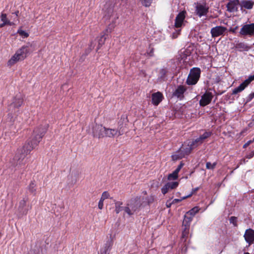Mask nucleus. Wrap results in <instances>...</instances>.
Masks as SVG:
<instances>
[{
	"label": "nucleus",
	"mask_w": 254,
	"mask_h": 254,
	"mask_svg": "<svg viewBox=\"0 0 254 254\" xmlns=\"http://www.w3.org/2000/svg\"><path fill=\"white\" fill-rule=\"evenodd\" d=\"M238 5H239V0L230 1L227 4V10L230 12L237 11Z\"/></svg>",
	"instance_id": "20"
},
{
	"label": "nucleus",
	"mask_w": 254,
	"mask_h": 254,
	"mask_svg": "<svg viewBox=\"0 0 254 254\" xmlns=\"http://www.w3.org/2000/svg\"><path fill=\"white\" fill-rule=\"evenodd\" d=\"M145 202H142L140 200V197L136 196L131 198L127 203V205L129 206L133 212L138 211L140 210L141 206Z\"/></svg>",
	"instance_id": "8"
},
{
	"label": "nucleus",
	"mask_w": 254,
	"mask_h": 254,
	"mask_svg": "<svg viewBox=\"0 0 254 254\" xmlns=\"http://www.w3.org/2000/svg\"><path fill=\"white\" fill-rule=\"evenodd\" d=\"M145 199V200L143 201L145 202L143 204V207L145 206L146 205H150L152 203L154 200V198L153 195H150L146 197Z\"/></svg>",
	"instance_id": "28"
},
{
	"label": "nucleus",
	"mask_w": 254,
	"mask_h": 254,
	"mask_svg": "<svg viewBox=\"0 0 254 254\" xmlns=\"http://www.w3.org/2000/svg\"><path fill=\"white\" fill-rule=\"evenodd\" d=\"M168 72V71L166 68H163L161 69L159 72L158 80L160 81H164L166 80V77Z\"/></svg>",
	"instance_id": "25"
},
{
	"label": "nucleus",
	"mask_w": 254,
	"mask_h": 254,
	"mask_svg": "<svg viewBox=\"0 0 254 254\" xmlns=\"http://www.w3.org/2000/svg\"><path fill=\"white\" fill-rule=\"evenodd\" d=\"M1 21H2L3 22H5L8 21V19L7 18V16L5 13H2L0 16Z\"/></svg>",
	"instance_id": "43"
},
{
	"label": "nucleus",
	"mask_w": 254,
	"mask_h": 254,
	"mask_svg": "<svg viewBox=\"0 0 254 254\" xmlns=\"http://www.w3.org/2000/svg\"><path fill=\"white\" fill-rule=\"evenodd\" d=\"M252 143V141L250 140L248 141L247 142H246L244 145L243 148H246L250 144H251Z\"/></svg>",
	"instance_id": "50"
},
{
	"label": "nucleus",
	"mask_w": 254,
	"mask_h": 254,
	"mask_svg": "<svg viewBox=\"0 0 254 254\" xmlns=\"http://www.w3.org/2000/svg\"><path fill=\"white\" fill-rule=\"evenodd\" d=\"M17 33L23 38H27L29 36V34L27 32L21 29H19Z\"/></svg>",
	"instance_id": "36"
},
{
	"label": "nucleus",
	"mask_w": 254,
	"mask_h": 254,
	"mask_svg": "<svg viewBox=\"0 0 254 254\" xmlns=\"http://www.w3.org/2000/svg\"><path fill=\"white\" fill-rule=\"evenodd\" d=\"M12 14H15L16 17H18L19 14V11L18 10H17L15 12H14V13H12Z\"/></svg>",
	"instance_id": "53"
},
{
	"label": "nucleus",
	"mask_w": 254,
	"mask_h": 254,
	"mask_svg": "<svg viewBox=\"0 0 254 254\" xmlns=\"http://www.w3.org/2000/svg\"><path fill=\"white\" fill-rule=\"evenodd\" d=\"M124 210L129 215H132L134 212L131 210L130 207L127 205V207H124Z\"/></svg>",
	"instance_id": "39"
},
{
	"label": "nucleus",
	"mask_w": 254,
	"mask_h": 254,
	"mask_svg": "<svg viewBox=\"0 0 254 254\" xmlns=\"http://www.w3.org/2000/svg\"><path fill=\"white\" fill-rule=\"evenodd\" d=\"M190 226V225L188 223L184 224V222H183L182 234L181 239L182 242L185 243L187 241L189 234Z\"/></svg>",
	"instance_id": "17"
},
{
	"label": "nucleus",
	"mask_w": 254,
	"mask_h": 254,
	"mask_svg": "<svg viewBox=\"0 0 254 254\" xmlns=\"http://www.w3.org/2000/svg\"><path fill=\"white\" fill-rule=\"evenodd\" d=\"M187 88L183 85H179L173 93V96L176 97L180 100L184 98V93L186 91Z\"/></svg>",
	"instance_id": "15"
},
{
	"label": "nucleus",
	"mask_w": 254,
	"mask_h": 254,
	"mask_svg": "<svg viewBox=\"0 0 254 254\" xmlns=\"http://www.w3.org/2000/svg\"><path fill=\"white\" fill-rule=\"evenodd\" d=\"M201 70L198 67H193L190 70L186 83L188 85L195 84L200 78Z\"/></svg>",
	"instance_id": "5"
},
{
	"label": "nucleus",
	"mask_w": 254,
	"mask_h": 254,
	"mask_svg": "<svg viewBox=\"0 0 254 254\" xmlns=\"http://www.w3.org/2000/svg\"><path fill=\"white\" fill-rule=\"evenodd\" d=\"M189 145L190 141L185 142L175 154L172 155V160L173 161L180 160L190 154L194 148Z\"/></svg>",
	"instance_id": "3"
},
{
	"label": "nucleus",
	"mask_w": 254,
	"mask_h": 254,
	"mask_svg": "<svg viewBox=\"0 0 254 254\" xmlns=\"http://www.w3.org/2000/svg\"><path fill=\"white\" fill-rule=\"evenodd\" d=\"M227 28L222 26H217L211 29V34L213 38L223 35Z\"/></svg>",
	"instance_id": "14"
},
{
	"label": "nucleus",
	"mask_w": 254,
	"mask_h": 254,
	"mask_svg": "<svg viewBox=\"0 0 254 254\" xmlns=\"http://www.w3.org/2000/svg\"><path fill=\"white\" fill-rule=\"evenodd\" d=\"M49 125L47 124L37 127L33 130L31 138L20 148H18L11 161L13 167H22L25 163L23 161L26 156L35 148L41 141V139L47 132Z\"/></svg>",
	"instance_id": "1"
},
{
	"label": "nucleus",
	"mask_w": 254,
	"mask_h": 254,
	"mask_svg": "<svg viewBox=\"0 0 254 254\" xmlns=\"http://www.w3.org/2000/svg\"><path fill=\"white\" fill-rule=\"evenodd\" d=\"M216 165V162H214L213 164H211L210 162H208L206 164V168L207 169L213 170L215 168Z\"/></svg>",
	"instance_id": "35"
},
{
	"label": "nucleus",
	"mask_w": 254,
	"mask_h": 254,
	"mask_svg": "<svg viewBox=\"0 0 254 254\" xmlns=\"http://www.w3.org/2000/svg\"><path fill=\"white\" fill-rule=\"evenodd\" d=\"M167 186L169 187L170 190H173L176 189L179 185L178 182H171L166 183Z\"/></svg>",
	"instance_id": "31"
},
{
	"label": "nucleus",
	"mask_w": 254,
	"mask_h": 254,
	"mask_svg": "<svg viewBox=\"0 0 254 254\" xmlns=\"http://www.w3.org/2000/svg\"><path fill=\"white\" fill-rule=\"evenodd\" d=\"M163 98V94L160 92H157L152 94V103L155 106H157L162 101Z\"/></svg>",
	"instance_id": "19"
},
{
	"label": "nucleus",
	"mask_w": 254,
	"mask_h": 254,
	"mask_svg": "<svg viewBox=\"0 0 254 254\" xmlns=\"http://www.w3.org/2000/svg\"><path fill=\"white\" fill-rule=\"evenodd\" d=\"M36 184H35V181H31L30 184L28 187V190L29 191L33 194L34 195H35L36 194Z\"/></svg>",
	"instance_id": "27"
},
{
	"label": "nucleus",
	"mask_w": 254,
	"mask_h": 254,
	"mask_svg": "<svg viewBox=\"0 0 254 254\" xmlns=\"http://www.w3.org/2000/svg\"><path fill=\"white\" fill-rule=\"evenodd\" d=\"M236 49H238L240 51H248L251 49V47L245 44L244 42H238L235 46Z\"/></svg>",
	"instance_id": "24"
},
{
	"label": "nucleus",
	"mask_w": 254,
	"mask_h": 254,
	"mask_svg": "<svg viewBox=\"0 0 254 254\" xmlns=\"http://www.w3.org/2000/svg\"><path fill=\"white\" fill-rule=\"evenodd\" d=\"M224 92V91H223V92H221V93H218V94H222V93H223Z\"/></svg>",
	"instance_id": "59"
},
{
	"label": "nucleus",
	"mask_w": 254,
	"mask_h": 254,
	"mask_svg": "<svg viewBox=\"0 0 254 254\" xmlns=\"http://www.w3.org/2000/svg\"><path fill=\"white\" fill-rule=\"evenodd\" d=\"M113 246L112 240H108L105 244L103 248L100 250V253L99 254H109Z\"/></svg>",
	"instance_id": "21"
},
{
	"label": "nucleus",
	"mask_w": 254,
	"mask_h": 254,
	"mask_svg": "<svg viewBox=\"0 0 254 254\" xmlns=\"http://www.w3.org/2000/svg\"><path fill=\"white\" fill-rule=\"evenodd\" d=\"M251 83V82L248 79H246L244 82H243L242 83H241L240 85V86L243 88V89L247 87L248 85Z\"/></svg>",
	"instance_id": "41"
},
{
	"label": "nucleus",
	"mask_w": 254,
	"mask_h": 254,
	"mask_svg": "<svg viewBox=\"0 0 254 254\" xmlns=\"http://www.w3.org/2000/svg\"><path fill=\"white\" fill-rule=\"evenodd\" d=\"M253 121H254V117H253Z\"/></svg>",
	"instance_id": "62"
},
{
	"label": "nucleus",
	"mask_w": 254,
	"mask_h": 254,
	"mask_svg": "<svg viewBox=\"0 0 254 254\" xmlns=\"http://www.w3.org/2000/svg\"><path fill=\"white\" fill-rule=\"evenodd\" d=\"M199 209H200L198 207L195 206L191 209H190V211H189L187 212V214H190L191 216H193L195 215L196 213H197L199 211Z\"/></svg>",
	"instance_id": "32"
},
{
	"label": "nucleus",
	"mask_w": 254,
	"mask_h": 254,
	"mask_svg": "<svg viewBox=\"0 0 254 254\" xmlns=\"http://www.w3.org/2000/svg\"><path fill=\"white\" fill-rule=\"evenodd\" d=\"M123 202L121 201H116L115 202V212L117 214L124 210V207L121 206Z\"/></svg>",
	"instance_id": "29"
},
{
	"label": "nucleus",
	"mask_w": 254,
	"mask_h": 254,
	"mask_svg": "<svg viewBox=\"0 0 254 254\" xmlns=\"http://www.w3.org/2000/svg\"><path fill=\"white\" fill-rule=\"evenodd\" d=\"M109 196V193L107 191L103 192L102 194V196H103L105 199L108 198Z\"/></svg>",
	"instance_id": "47"
},
{
	"label": "nucleus",
	"mask_w": 254,
	"mask_h": 254,
	"mask_svg": "<svg viewBox=\"0 0 254 254\" xmlns=\"http://www.w3.org/2000/svg\"><path fill=\"white\" fill-rule=\"evenodd\" d=\"M254 98V92L250 94L247 98L246 103L250 102Z\"/></svg>",
	"instance_id": "45"
},
{
	"label": "nucleus",
	"mask_w": 254,
	"mask_h": 254,
	"mask_svg": "<svg viewBox=\"0 0 254 254\" xmlns=\"http://www.w3.org/2000/svg\"><path fill=\"white\" fill-rule=\"evenodd\" d=\"M186 11H182L179 13L175 18V26L176 28L181 27L186 17Z\"/></svg>",
	"instance_id": "16"
},
{
	"label": "nucleus",
	"mask_w": 254,
	"mask_h": 254,
	"mask_svg": "<svg viewBox=\"0 0 254 254\" xmlns=\"http://www.w3.org/2000/svg\"><path fill=\"white\" fill-rule=\"evenodd\" d=\"M6 25L11 26L13 24V23L8 20V21L6 22Z\"/></svg>",
	"instance_id": "54"
},
{
	"label": "nucleus",
	"mask_w": 254,
	"mask_h": 254,
	"mask_svg": "<svg viewBox=\"0 0 254 254\" xmlns=\"http://www.w3.org/2000/svg\"><path fill=\"white\" fill-rule=\"evenodd\" d=\"M143 193H144L145 194H147V192H146V191H143Z\"/></svg>",
	"instance_id": "60"
},
{
	"label": "nucleus",
	"mask_w": 254,
	"mask_h": 254,
	"mask_svg": "<svg viewBox=\"0 0 254 254\" xmlns=\"http://www.w3.org/2000/svg\"><path fill=\"white\" fill-rule=\"evenodd\" d=\"M240 34L243 36L254 35V23L244 25L241 29Z\"/></svg>",
	"instance_id": "10"
},
{
	"label": "nucleus",
	"mask_w": 254,
	"mask_h": 254,
	"mask_svg": "<svg viewBox=\"0 0 254 254\" xmlns=\"http://www.w3.org/2000/svg\"><path fill=\"white\" fill-rule=\"evenodd\" d=\"M246 241L251 245L254 242V230L252 229H247L244 236Z\"/></svg>",
	"instance_id": "18"
},
{
	"label": "nucleus",
	"mask_w": 254,
	"mask_h": 254,
	"mask_svg": "<svg viewBox=\"0 0 254 254\" xmlns=\"http://www.w3.org/2000/svg\"><path fill=\"white\" fill-rule=\"evenodd\" d=\"M105 199L103 196H101V198H100L99 201H101V202H103V201H104V200Z\"/></svg>",
	"instance_id": "57"
},
{
	"label": "nucleus",
	"mask_w": 254,
	"mask_h": 254,
	"mask_svg": "<svg viewBox=\"0 0 254 254\" xmlns=\"http://www.w3.org/2000/svg\"><path fill=\"white\" fill-rule=\"evenodd\" d=\"M173 203H172V202H170L169 203H168V201L166 203V206L167 207H170L171 205L173 204Z\"/></svg>",
	"instance_id": "55"
},
{
	"label": "nucleus",
	"mask_w": 254,
	"mask_h": 254,
	"mask_svg": "<svg viewBox=\"0 0 254 254\" xmlns=\"http://www.w3.org/2000/svg\"><path fill=\"white\" fill-rule=\"evenodd\" d=\"M239 5L241 6V10L243 12L247 13L246 9H251L254 5V1L251 0H239Z\"/></svg>",
	"instance_id": "12"
},
{
	"label": "nucleus",
	"mask_w": 254,
	"mask_h": 254,
	"mask_svg": "<svg viewBox=\"0 0 254 254\" xmlns=\"http://www.w3.org/2000/svg\"><path fill=\"white\" fill-rule=\"evenodd\" d=\"M105 131V127H103L101 125L96 124L93 126L92 134L94 137L103 138Z\"/></svg>",
	"instance_id": "9"
},
{
	"label": "nucleus",
	"mask_w": 254,
	"mask_h": 254,
	"mask_svg": "<svg viewBox=\"0 0 254 254\" xmlns=\"http://www.w3.org/2000/svg\"><path fill=\"white\" fill-rule=\"evenodd\" d=\"M126 126L119 125L118 129L110 128L105 127V131L104 132V137H114L115 136H120L123 134L126 131Z\"/></svg>",
	"instance_id": "6"
},
{
	"label": "nucleus",
	"mask_w": 254,
	"mask_h": 254,
	"mask_svg": "<svg viewBox=\"0 0 254 254\" xmlns=\"http://www.w3.org/2000/svg\"><path fill=\"white\" fill-rule=\"evenodd\" d=\"M184 199H183V197L181 199L176 198V199H174L172 201V203H173V204L177 203L180 202L181 201H182V200H183Z\"/></svg>",
	"instance_id": "46"
},
{
	"label": "nucleus",
	"mask_w": 254,
	"mask_h": 254,
	"mask_svg": "<svg viewBox=\"0 0 254 254\" xmlns=\"http://www.w3.org/2000/svg\"><path fill=\"white\" fill-rule=\"evenodd\" d=\"M141 2V4L145 6V7H149L150 6L151 4L152 3L153 0H139Z\"/></svg>",
	"instance_id": "34"
},
{
	"label": "nucleus",
	"mask_w": 254,
	"mask_h": 254,
	"mask_svg": "<svg viewBox=\"0 0 254 254\" xmlns=\"http://www.w3.org/2000/svg\"><path fill=\"white\" fill-rule=\"evenodd\" d=\"M30 53L29 45H24L18 49L15 54L8 61V65H12L17 62L25 59Z\"/></svg>",
	"instance_id": "2"
},
{
	"label": "nucleus",
	"mask_w": 254,
	"mask_h": 254,
	"mask_svg": "<svg viewBox=\"0 0 254 254\" xmlns=\"http://www.w3.org/2000/svg\"><path fill=\"white\" fill-rule=\"evenodd\" d=\"M254 156V151L251 152L249 154H247L246 156V158L248 159H251Z\"/></svg>",
	"instance_id": "48"
},
{
	"label": "nucleus",
	"mask_w": 254,
	"mask_h": 254,
	"mask_svg": "<svg viewBox=\"0 0 254 254\" xmlns=\"http://www.w3.org/2000/svg\"><path fill=\"white\" fill-rule=\"evenodd\" d=\"M28 197L25 196L19 202L18 212L21 215H26L29 210L32 209V204L27 205Z\"/></svg>",
	"instance_id": "7"
},
{
	"label": "nucleus",
	"mask_w": 254,
	"mask_h": 254,
	"mask_svg": "<svg viewBox=\"0 0 254 254\" xmlns=\"http://www.w3.org/2000/svg\"><path fill=\"white\" fill-rule=\"evenodd\" d=\"M147 53L149 57H153L154 56V48L150 46Z\"/></svg>",
	"instance_id": "42"
},
{
	"label": "nucleus",
	"mask_w": 254,
	"mask_h": 254,
	"mask_svg": "<svg viewBox=\"0 0 254 254\" xmlns=\"http://www.w3.org/2000/svg\"><path fill=\"white\" fill-rule=\"evenodd\" d=\"M190 141L189 145L191 146V147L192 146L194 149L196 147H197L198 145L201 144V143L199 141V139H198L197 138H196L195 139H193L191 141Z\"/></svg>",
	"instance_id": "30"
},
{
	"label": "nucleus",
	"mask_w": 254,
	"mask_h": 254,
	"mask_svg": "<svg viewBox=\"0 0 254 254\" xmlns=\"http://www.w3.org/2000/svg\"><path fill=\"white\" fill-rule=\"evenodd\" d=\"M196 11L197 14L199 16L205 15L208 12V8L202 4L197 5L196 6Z\"/></svg>",
	"instance_id": "23"
},
{
	"label": "nucleus",
	"mask_w": 254,
	"mask_h": 254,
	"mask_svg": "<svg viewBox=\"0 0 254 254\" xmlns=\"http://www.w3.org/2000/svg\"><path fill=\"white\" fill-rule=\"evenodd\" d=\"M169 190H170V189L167 186V184H166L161 189V192L163 194H165Z\"/></svg>",
	"instance_id": "40"
},
{
	"label": "nucleus",
	"mask_w": 254,
	"mask_h": 254,
	"mask_svg": "<svg viewBox=\"0 0 254 254\" xmlns=\"http://www.w3.org/2000/svg\"><path fill=\"white\" fill-rule=\"evenodd\" d=\"M251 140L252 141V143H253V142H254V138H253V140Z\"/></svg>",
	"instance_id": "61"
},
{
	"label": "nucleus",
	"mask_w": 254,
	"mask_h": 254,
	"mask_svg": "<svg viewBox=\"0 0 254 254\" xmlns=\"http://www.w3.org/2000/svg\"><path fill=\"white\" fill-rule=\"evenodd\" d=\"M212 134V132L210 131H205L202 134L200 135L198 137L199 141L201 144L204 141V140L208 137L210 136Z\"/></svg>",
	"instance_id": "26"
},
{
	"label": "nucleus",
	"mask_w": 254,
	"mask_h": 254,
	"mask_svg": "<svg viewBox=\"0 0 254 254\" xmlns=\"http://www.w3.org/2000/svg\"><path fill=\"white\" fill-rule=\"evenodd\" d=\"M243 90H244L243 88L242 87L240 86V85L239 86H238L237 88H235L233 90L232 93H231V94H232V95L237 94L239 92H240L242 91Z\"/></svg>",
	"instance_id": "37"
},
{
	"label": "nucleus",
	"mask_w": 254,
	"mask_h": 254,
	"mask_svg": "<svg viewBox=\"0 0 254 254\" xmlns=\"http://www.w3.org/2000/svg\"><path fill=\"white\" fill-rule=\"evenodd\" d=\"M199 190V187H197V188L192 189L191 193L187 196H184L183 199H186L187 198L190 197L191 196H192V194H194Z\"/></svg>",
	"instance_id": "38"
},
{
	"label": "nucleus",
	"mask_w": 254,
	"mask_h": 254,
	"mask_svg": "<svg viewBox=\"0 0 254 254\" xmlns=\"http://www.w3.org/2000/svg\"><path fill=\"white\" fill-rule=\"evenodd\" d=\"M184 164L182 162H181L180 164L178 166L176 170L173 171L172 173H171L168 176V179L169 180H176L178 177V173L180 172V170L182 169Z\"/></svg>",
	"instance_id": "22"
},
{
	"label": "nucleus",
	"mask_w": 254,
	"mask_h": 254,
	"mask_svg": "<svg viewBox=\"0 0 254 254\" xmlns=\"http://www.w3.org/2000/svg\"><path fill=\"white\" fill-rule=\"evenodd\" d=\"M248 79L251 82L252 81L254 80V74L253 75H251L249 77Z\"/></svg>",
	"instance_id": "52"
},
{
	"label": "nucleus",
	"mask_w": 254,
	"mask_h": 254,
	"mask_svg": "<svg viewBox=\"0 0 254 254\" xmlns=\"http://www.w3.org/2000/svg\"><path fill=\"white\" fill-rule=\"evenodd\" d=\"M23 103V99L21 95H16L13 98L11 103L8 106L9 114H16L19 112V108Z\"/></svg>",
	"instance_id": "4"
},
{
	"label": "nucleus",
	"mask_w": 254,
	"mask_h": 254,
	"mask_svg": "<svg viewBox=\"0 0 254 254\" xmlns=\"http://www.w3.org/2000/svg\"><path fill=\"white\" fill-rule=\"evenodd\" d=\"M231 95H232L231 94H227L226 95V97H227L228 99H230V96H231Z\"/></svg>",
	"instance_id": "58"
},
{
	"label": "nucleus",
	"mask_w": 254,
	"mask_h": 254,
	"mask_svg": "<svg viewBox=\"0 0 254 254\" xmlns=\"http://www.w3.org/2000/svg\"><path fill=\"white\" fill-rule=\"evenodd\" d=\"M238 26H236L234 28H231L230 29H229V31L232 32V33H236V30L238 29Z\"/></svg>",
	"instance_id": "49"
},
{
	"label": "nucleus",
	"mask_w": 254,
	"mask_h": 254,
	"mask_svg": "<svg viewBox=\"0 0 254 254\" xmlns=\"http://www.w3.org/2000/svg\"><path fill=\"white\" fill-rule=\"evenodd\" d=\"M192 218L191 217H189L187 216L186 215H185V218L183 222H184V224H187L188 223V224H190V222L191 221Z\"/></svg>",
	"instance_id": "44"
},
{
	"label": "nucleus",
	"mask_w": 254,
	"mask_h": 254,
	"mask_svg": "<svg viewBox=\"0 0 254 254\" xmlns=\"http://www.w3.org/2000/svg\"><path fill=\"white\" fill-rule=\"evenodd\" d=\"M98 206L100 209H102L103 207V202H101V201H99Z\"/></svg>",
	"instance_id": "51"
},
{
	"label": "nucleus",
	"mask_w": 254,
	"mask_h": 254,
	"mask_svg": "<svg viewBox=\"0 0 254 254\" xmlns=\"http://www.w3.org/2000/svg\"><path fill=\"white\" fill-rule=\"evenodd\" d=\"M112 26L110 27V25H109L108 28L103 32V34L101 36L98 40V49L104 44L106 39L109 37V34L112 32Z\"/></svg>",
	"instance_id": "13"
},
{
	"label": "nucleus",
	"mask_w": 254,
	"mask_h": 254,
	"mask_svg": "<svg viewBox=\"0 0 254 254\" xmlns=\"http://www.w3.org/2000/svg\"><path fill=\"white\" fill-rule=\"evenodd\" d=\"M6 24L5 22H3L2 23L0 24V28L3 27Z\"/></svg>",
	"instance_id": "56"
},
{
	"label": "nucleus",
	"mask_w": 254,
	"mask_h": 254,
	"mask_svg": "<svg viewBox=\"0 0 254 254\" xmlns=\"http://www.w3.org/2000/svg\"><path fill=\"white\" fill-rule=\"evenodd\" d=\"M213 96L211 92H205L201 96V98L199 101V105L200 106L204 107L208 105L211 101Z\"/></svg>",
	"instance_id": "11"
},
{
	"label": "nucleus",
	"mask_w": 254,
	"mask_h": 254,
	"mask_svg": "<svg viewBox=\"0 0 254 254\" xmlns=\"http://www.w3.org/2000/svg\"><path fill=\"white\" fill-rule=\"evenodd\" d=\"M229 221L230 223L231 224H233L234 227H237L238 226V218L237 217L235 216H231L229 218Z\"/></svg>",
	"instance_id": "33"
}]
</instances>
